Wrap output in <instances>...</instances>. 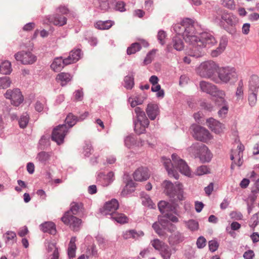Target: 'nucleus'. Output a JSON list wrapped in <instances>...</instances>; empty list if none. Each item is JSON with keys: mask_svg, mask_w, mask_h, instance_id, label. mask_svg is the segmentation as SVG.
I'll list each match as a JSON object with an SVG mask.
<instances>
[{"mask_svg": "<svg viewBox=\"0 0 259 259\" xmlns=\"http://www.w3.org/2000/svg\"><path fill=\"white\" fill-rule=\"evenodd\" d=\"M182 36L186 42L192 45V51L189 55L196 58L202 55L203 48H209L217 43L214 36L209 33L203 32L199 36H196L193 22L188 24Z\"/></svg>", "mask_w": 259, "mask_h": 259, "instance_id": "nucleus-1", "label": "nucleus"}, {"mask_svg": "<svg viewBox=\"0 0 259 259\" xmlns=\"http://www.w3.org/2000/svg\"><path fill=\"white\" fill-rule=\"evenodd\" d=\"M171 158L172 162L169 158H162V162L170 177H174L176 179H178L179 175L177 169H178L181 173L185 176H191V173L190 168L184 160L180 158L176 154H172Z\"/></svg>", "mask_w": 259, "mask_h": 259, "instance_id": "nucleus-2", "label": "nucleus"}, {"mask_svg": "<svg viewBox=\"0 0 259 259\" xmlns=\"http://www.w3.org/2000/svg\"><path fill=\"white\" fill-rule=\"evenodd\" d=\"M82 203L73 202L70 204V210L66 212L61 218L62 222L66 225H69L70 228L74 231L79 229L81 224V220L72 214L76 215L82 208Z\"/></svg>", "mask_w": 259, "mask_h": 259, "instance_id": "nucleus-3", "label": "nucleus"}, {"mask_svg": "<svg viewBox=\"0 0 259 259\" xmlns=\"http://www.w3.org/2000/svg\"><path fill=\"white\" fill-rule=\"evenodd\" d=\"M218 66L213 61H207L202 63L197 68V73L202 77L210 78L215 82L218 79L215 75L217 72Z\"/></svg>", "mask_w": 259, "mask_h": 259, "instance_id": "nucleus-4", "label": "nucleus"}, {"mask_svg": "<svg viewBox=\"0 0 259 259\" xmlns=\"http://www.w3.org/2000/svg\"><path fill=\"white\" fill-rule=\"evenodd\" d=\"M56 12V14L48 17L50 23L59 26L66 24L67 19L64 15L69 13V10L65 6H60L57 9Z\"/></svg>", "mask_w": 259, "mask_h": 259, "instance_id": "nucleus-5", "label": "nucleus"}, {"mask_svg": "<svg viewBox=\"0 0 259 259\" xmlns=\"http://www.w3.org/2000/svg\"><path fill=\"white\" fill-rule=\"evenodd\" d=\"M163 185L167 195L175 199H177L179 200L183 199V190L182 184H178L174 187L172 183L170 181H165L163 182Z\"/></svg>", "mask_w": 259, "mask_h": 259, "instance_id": "nucleus-6", "label": "nucleus"}, {"mask_svg": "<svg viewBox=\"0 0 259 259\" xmlns=\"http://www.w3.org/2000/svg\"><path fill=\"white\" fill-rule=\"evenodd\" d=\"M217 73L218 80L220 79L225 83L228 82L232 79H236L237 77L236 69L233 67H218Z\"/></svg>", "mask_w": 259, "mask_h": 259, "instance_id": "nucleus-7", "label": "nucleus"}, {"mask_svg": "<svg viewBox=\"0 0 259 259\" xmlns=\"http://www.w3.org/2000/svg\"><path fill=\"white\" fill-rule=\"evenodd\" d=\"M199 88L203 92L208 94L212 96L223 98L225 96V93L222 90H219L215 85L206 81H201L199 82Z\"/></svg>", "mask_w": 259, "mask_h": 259, "instance_id": "nucleus-8", "label": "nucleus"}, {"mask_svg": "<svg viewBox=\"0 0 259 259\" xmlns=\"http://www.w3.org/2000/svg\"><path fill=\"white\" fill-rule=\"evenodd\" d=\"M5 97L10 100L11 104L18 107L24 101V97L19 89L8 90L4 94Z\"/></svg>", "mask_w": 259, "mask_h": 259, "instance_id": "nucleus-9", "label": "nucleus"}, {"mask_svg": "<svg viewBox=\"0 0 259 259\" xmlns=\"http://www.w3.org/2000/svg\"><path fill=\"white\" fill-rule=\"evenodd\" d=\"M15 59L23 65H30L35 63L37 60L36 56L29 51H22L14 55Z\"/></svg>", "mask_w": 259, "mask_h": 259, "instance_id": "nucleus-10", "label": "nucleus"}, {"mask_svg": "<svg viewBox=\"0 0 259 259\" xmlns=\"http://www.w3.org/2000/svg\"><path fill=\"white\" fill-rule=\"evenodd\" d=\"M68 127L66 124H62L55 127L52 134V139L58 145L64 142V139L68 132Z\"/></svg>", "mask_w": 259, "mask_h": 259, "instance_id": "nucleus-11", "label": "nucleus"}, {"mask_svg": "<svg viewBox=\"0 0 259 259\" xmlns=\"http://www.w3.org/2000/svg\"><path fill=\"white\" fill-rule=\"evenodd\" d=\"M193 131V137L197 140L207 142L211 139L209 132L204 127L196 125L194 127Z\"/></svg>", "mask_w": 259, "mask_h": 259, "instance_id": "nucleus-12", "label": "nucleus"}, {"mask_svg": "<svg viewBox=\"0 0 259 259\" xmlns=\"http://www.w3.org/2000/svg\"><path fill=\"white\" fill-rule=\"evenodd\" d=\"M244 150V146L242 144H239L237 149L232 151L231 159L234 161V164L240 166L243 163V152Z\"/></svg>", "mask_w": 259, "mask_h": 259, "instance_id": "nucleus-13", "label": "nucleus"}, {"mask_svg": "<svg viewBox=\"0 0 259 259\" xmlns=\"http://www.w3.org/2000/svg\"><path fill=\"white\" fill-rule=\"evenodd\" d=\"M217 13L218 15L221 16L222 23H226V24L230 26H234L236 22V18L234 17L232 14L228 13L225 11H223L220 9H218L217 11Z\"/></svg>", "mask_w": 259, "mask_h": 259, "instance_id": "nucleus-14", "label": "nucleus"}, {"mask_svg": "<svg viewBox=\"0 0 259 259\" xmlns=\"http://www.w3.org/2000/svg\"><path fill=\"white\" fill-rule=\"evenodd\" d=\"M119 207V203L115 199H112L111 200L107 202L103 207L102 212L105 215H110L115 213V211Z\"/></svg>", "mask_w": 259, "mask_h": 259, "instance_id": "nucleus-15", "label": "nucleus"}, {"mask_svg": "<svg viewBox=\"0 0 259 259\" xmlns=\"http://www.w3.org/2000/svg\"><path fill=\"white\" fill-rule=\"evenodd\" d=\"M150 176L149 170L146 167H140L133 174V177L136 181H144L147 180Z\"/></svg>", "mask_w": 259, "mask_h": 259, "instance_id": "nucleus-16", "label": "nucleus"}, {"mask_svg": "<svg viewBox=\"0 0 259 259\" xmlns=\"http://www.w3.org/2000/svg\"><path fill=\"white\" fill-rule=\"evenodd\" d=\"M146 112L151 120H154L160 113L158 105L157 104H148L146 109Z\"/></svg>", "mask_w": 259, "mask_h": 259, "instance_id": "nucleus-17", "label": "nucleus"}, {"mask_svg": "<svg viewBox=\"0 0 259 259\" xmlns=\"http://www.w3.org/2000/svg\"><path fill=\"white\" fill-rule=\"evenodd\" d=\"M206 123L209 128L216 134L221 133L224 128L223 124L212 118L208 119Z\"/></svg>", "mask_w": 259, "mask_h": 259, "instance_id": "nucleus-18", "label": "nucleus"}, {"mask_svg": "<svg viewBox=\"0 0 259 259\" xmlns=\"http://www.w3.org/2000/svg\"><path fill=\"white\" fill-rule=\"evenodd\" d=\"M135 112L136 114L137 119L135 121L143 123L144 125H149V121L146 117L144 111L141 108L136 107Z\"/></svg>", "mask_w": 259, "mask_h": 259, "instance_id": "nucleus-19", "label": "nucleus"}, {"mask_svg": "<svg viewBox=\"0 0 259 259\" xmlns=\"http://www.w3.org/2000/svg\"><path fill=\"white\" fill-rule=\"evenodd\" d=\"M72 78V75L68 73L61 72L58 74L56 80L62 87L66 85Z\"/></svg>", "mask_w": 259, "mask_h": 259, "instance_id": "nucleus-20", "label": "nucleus"}, {"mask_svg": "<svg viewBox=\"0 0 259 259\" xmlns=\"http://www.w3.org/2000/svg\"><path fill=\"white\" fill-rule=\"evenodd\" d=\"M202 146L201 150L198 157L199 158L201 162H208L211 159L212 154L205 145Z\"/></svg>", "mask_w": 259, "mask_h": 259, "instance_id": "nucleus-21", "label": "nucleus"}, {"mask_svg": "<svg viewBox=\"0 0 259 259\" xmlns=\"http://www.w3.org/2000/svg\"><path fill=\"white\" fill-rule=\"evenodd\" d=\"M81 50L76 49L70 52L69 56L65 59L66 64H70L76 62L80 58Z\"/></svg>", "mask_w": 259, "mask_h": 259, "instance_id": "nucleus-22", "label": "nucleus"}, {"mask_svg": "<svg viewBox=\"0 0 259 259\" xmlns=\"http://www.w3.org/2000/svg\"><path fill=\"white\" fill-rule=\"evenodd\" d=\"M192 20L189 18H186L182 21V24H177L174 26V30L177 33V35L181 36V34L185 31V28L189 24L192 23Z\"/></svg>", "mask_w": 259, "mask_h": 259, "instance_id": "nucleus-23", "label": "nucleus"}, {"mask_svg": "<svg viewBox=\"0 0 259 259\" xmlns=\"http://www.w3.org/2000/svg\"><path fill=\"white\" fill-rule=\"evenodd\" d=\"M67 65L65 63V59H63L62 57L56 58L51 65V68L54 71L59 72L64 66Z\"/></svg>", "mask_w": 259, "mask_h": 259, "instance_id": "nucleus-24", "label": "nucleus"}, {"mask_svg": "<svg viewBox=\"0 0 259 259\" xmlns=\"http://www.w3.org/2000/svg\"><path fill=\"white\" fill-rule=\"evenodd\" d=\"M40 229L44 232H48L51 234H55L56 230L55 225L53 222H46L40 226Z\"/></svg>", "mask_w": 259, "mask_h": 259, "instance_id": "nucleus-25", "label": "nucleus"}, {"mask_svg": "<svg viewBox=\"0 0 259 259\" xmlns=\"http://www.w3.org/2000/svg\"><path fill=\"white\" fill-rule=\"evenodd\" d=\"M249 90L251 92H257L259 88V78L256 75H252L249 81Z\"/></svg>", "mask_w": 259, "mask_h": 259, "instance_id": "nucleus-26", "label": "nucleus"}, {"mask_svg": "<svg viewBox=\"0 0 259 259\" xmlns=\"http://www.w3.org/2000/svg\"><path fill=\"white\" fill-rule=\"evenodd\" d=\"M114 24V22L111 20L98 21L95 24V27L98 29L106 30L110 28Z\"/></svg>", "mask_w": 259, "mask_h": 259, "instance_id": "nucleus-27", "label": "nucleus"}, {"mask_svg": "<svg viewBox=\"0 0 259 259\" xmlns=\"http://www.w3.org/2000/svg\"><path fill=\"white\" fill-rule=\"evenodd\" d=\"M204 145L202 143H195L189 148V152L195 158L198 157L201 150V146Z\"/></svg>", "mask_w": 259, "mask_h": 259, "instance_id": "nucleus-28", "label": "nucleus"}, {"mask_svg": "<svg viewBox=\"0 0 259 259\" xmlns=\"http://www.w3.org/2000/svg\"><path fill=\"white\" fill-rule=\"evenodd\" d=\"M76 240V237H73L71 238L69 243L68 248V255L70 258H72L75 256V251L76 249V246L75 245Z\"/></svg>", "mask_w": 259, "mask_h": 259, "instance_id": "nucleus-29", "label": "nucleus"}, {"mask_svg": "<svg viewBox=\"0 0 259 259\" xmlns=\"http://www.w3.org/2000/svg\"><path fill=\"white\" fill-rule=\"evenodd\" d=\"M98 176L100 179H102L103 180V183L105 186L109 185L114 180V174L112 171L109 172L107 175L101 173Z\"/></svg>", "mask_w": 259, "mask_h": 259, "instance_id": "nucleus-30", "label": "nucleus"}, {"mask_svg": "<svg viewBox=\"0 0 259 259\" xmlns=\"http://www.w3.org/2000/svg\"><path fill=\"white\" fill-rule=\"evenodd\" d=\"M227 44V41L225 39H221L219 47L211 52V55L212 57H215L221 54L225 50Z\"/></svg>", "mask_w": 259, "mask_h": 259, "instance_id": "nucleus-31", "label": "nucleus"}, {"mask_svg": "<svg viewBox=\"0 0 259 259\" xmlns=\"http://www.w3.org/2000/svg\"><path fill=\"white\" fill-rule=\"evenodd\" d=\"M172 46L177 51H181L184 48V43L181 39V36L176 35L172 39Z\"/></svg>", "mask_w": 259, "mask_h": 259, "instance_id": "nucleus-32", "label": "nucleus"}, {"mask_svg": "<svg viewBox=\"0 0 259 259\" xmlns=\"http://www.w3.org/2000/svg\"><path fill=\"white\" fill-rule=\"evenodd\" d=\"M222 103V107L218 111V115L220 117L224 118L227 115L228 112V106L227 101L224 99V97L219 98Z\"/></svg>", "mask_w": 259, "mask_h": 259, "instance_id": "nucleus-33", "label": "nucleus"}, {"mask_svg": "<svg viewBox=\"0 0 259 259\" xmlns=\"http://www.w3.org/2000/svg\"><path fill=\"white\" fill-rule=\"evenodd\" d=\"M141 198L142 203L144 205L150 208H154L155 207V204L147 194L142 193Z\"/></svg>", "mask_w": 259, "mask_h": 259, "instance_id": "nucleus-34", "label": "nucleus"}, {"mask_svg": "<svg viewBox=\"0 0 259 259\" xmlns=\"http://www.w3.org/2000/svg\"><path fill=\"white\" fill-rule=\"evenodd\" d=\"M158 207L162 213H164L169 210L173 211V209H175V208L172 207L171 204L165 201H160L158 204Z\"/></svg>", "mask_w": 259, "mask_h": 259, "instance_id": "nucleus-35", "label": "nucleus"}, {"mask_svg": "<svg viewBox=\"0 0 259 259\" xmlns=\"http://www.w3.org/2000/svg\"><path fill=\"white\" fill-rule=\"evenodd\" d=\"M183 239L184 237L179 232H176L172 234L168 238L169 243L172 245L182 242Z\"/></svg>", "mask_w": 259, "mask_h": 259, "instance_id": "nucleus-36", "label": "nucleus"}, {"mask_svg": "<svg viewBox=\"0 0 259 259\" xmlns=\"http://www.w3.org/2000/svg\"><path fill=\"white\" fill-rule=\"evenodd\" d=\"M111 218L120 224H124L127 223L128 219L123 213H115L112 214Z\"/></svg>", "mask_w": 259, "mask_h": 259, "instance_id": "nucleus-37", "label": "nucleus"}, {"mask_svg": "<svg viewBox=\"0 0 259 259\" xmlns=\"http://www.w3.org/2000/svg\"><path fill=\"white\" fill-rule=\"evenodd\" d=\"M86 256L88 258L90 257H97L98 256V250L95 244L88 246L86 251Z\"/></svg>", "mask_w": 259, "mask_h": 259, "instance_id": "nucleus-38", "label": "nucleus"}, {"mask_svg": "<svg viewBox=\"0 0 259 259\" xmlns=\"http://www.w3.org/2000/svg\"><path fill=\"white\" fill-rule=\"evenodd\" d=\"M1 69V73L4 74H10L12 69L11 68V64L8 61H5L0 65Z\"/></svg>", "mask_w": 259, "mask_h": 259, "instance_id": "nucleus-39", "label": "nucleus"}, {"mask_svg": "<svg viewBox=\"0 0 259 259\" xmlns=\"http://www.w3.org/2000/svg\"><path fill=\"white\" fill-rule=\"evenodd\" d=\"M135 187V183L133 181V180H131L128 181L125 187L123 189V190L121 192V194L123 196L126 195L130 193H131L132 191H134V188Z\"/></svg>", "mask_w": 259, "mask_h": 259, "instance_id": "nucleus-40", "label": "nucleus"}, {"mask_svg": "<svg viewBox=\"0 0 259 259\" xmlns=\"http://www.w3.org/2000/svg\"><path fill=\"white\" fill-rule=\"evenodd\" d=\"M160 254L163 259H169L171 254V250L169 246L165 244L160 250Z\"/></svg>", "mask_w": 259, "mask_h": 259, "instance_id": "nucleus-41", "label": "nucleus"}, {"mask_svg": "<svg viewBox=\"0 0 259 259\" xmlns=\"http://www.w3.org/2000/svg\"><path fill=\"white\" fill-rule=\"evenodd\" d=\"M237 100H239L243 99V82L240 80L238 84V87L235 93Z\"/></svg>", "mask_w": 259, "mask_h": 259, "instance_id": "nucleus-42", "label": "nucleus"}, {"mask_svg": "<svg viewBox=\"0 0 259 259\" xmlns=\"http://www.w3.org/2000/svg\"><path fill=\"white\" fill-rule=\"evenodd\" d=\"M141 49V46L139 43L135 42L132 44L130 47L127 49V54L132 55L135 54L137 52L140 51Z\"/></svg>", "mask_w": 259, "mask_h": 259, "instance_id": "nucleus-43", "label": "nucleus"}, {"mask_svg": "<svg viewBox=\"0 0 259 259\" xmlns=\"http://www.w3.org/2000/svg\"><path fill=\"white\" fill-rule=\"evenodd\" d=\"M124 87L126 89L131 90L134 85V78L133 75H127L124 77Z\"/></svg>", "mask_w": 259, "mask_h": 259, "instance_id": "nucleus-44", "label": "nucleus"}, {"mask_svg": "<svg viewBox=\"0 0 259 259\" xmlns=\"http://www.w3.org/2000/svg\"><path fill=\"white\" fill-rule=\"evenodd\" d=\"M78 120L77 117L73 115L72 113H69L65 119L66 124H68L69 127L74 125Z\"/></svg>", "mask_w": 259, "mask_h": 259, "instance_id": "nucleus-45", "label": "nucleus"}, {"mask_svg": "<svg viewBox=\"0 0 259 259\" xmlns=\"http://www.w3.org/2000/svg\"><path fill=\"white\" fill-rule=\"evenodd\" d=\"M149 125H144L143 123L135 121V131L139 135L144 133L146 131V128Z\"/></svg>", "mask_w": 259, "mask_h": 259, "instance_id": "nucleus-46", "label": "nucleus"}, {"mask_svg": "<svg viewBox=\"0 0 259 259\" xmlns=\"http://www.w3.org/2000/svg\"><path fill=\"white\" fill-rule=\"evenodd\" d=\"M163 223L164 220H161L160 222H155L152 225L153 228L159 236L163 235L162 231L160 228V226L163 227L165 226V225L163 224Z\"/></svg>", "mask_w": 259, "mask_h": 259, "instance_id": "nucleus-47", "label": "nucleus"}, {"mask_svg": "<svg viewBox=\"0 0 259 259\" xmlns=\"http://www.w3.org/2000/svg\"><path fill=\"white\" fill-rule=\"evenodd\" d=\"M29 120V117L26 113L23 114L19 120L20 127L22 128L26 127L28 123Z\"/></svg>", "mask_w": 259, "mask_h": 259, "instance_id": "nucleus-48", "label": "nucleus"}, {"mask_svg": "<svg viewBox=\"0 0 259 259\" xmlns=\"http://www.w3.org/2000/svg\"><path fill=\"white\" fill-rule=\"evenodd\" d=\"M11 80L10 77L5 76L0 78V90L9 88L11 84Z\"/></svg>", "mask_w": 259, "mask_h": 259, "instance_id": "nucleus-49", "label": "nucleus"}, {"mask_svg": "<svg viewBox=\"0 0 259 259\" xmlns=\"http://www.w3.org/2000/svg\"><path fill=\"white\" fill-rule=\"evenodd\" d=\"M195 173L197 176H202L210 173V169L206 165H201L197 167Z\"/></svg>", "mask_w": 259, "mask_h": 259, "instance_id": "nucleus-50", "label": "nucleus"}, {"mask_svg": "<svg viewBox=\"0 0 259 259\" xmlns=\"http://www.w3.org/2000/svg\"><path fill=\"white\" fill-rule=\"evenodd\" d=\"M185 224L187 228L191 231H195L198 229V223L195 220H189L188 222H185Z\"/></svg>", "mask_w": 259, "mask_h": 259, "instance_id": "nucleus-51", "label": "nucleus"}, {"mask_svg": "<svg viewBox=\"0 0 259 259\" xmlns=\"http://www.w3.org/2000/svg\"><path fill=\"white\" fill-rule=\"evenodd\" d=\"M152 246L156 250H160L163 246L165 245V243L161 241L158 239H155L151 241Z\"/></svg>", "mask_w": 259, "mask_h": 259, "instance_id": "nucleus-52", "label": "nucleus"}, {"mask_svg": "<svg viewBox=\"0 0 259 259\" xmlns=\"http://www.w3.org/2000/svg\"><path fill=\"white\" fill-rule=\"evenodd\" d=\"M50 155L49 153L46 152H41L37 155V158L39 161L45 163L50 159Z\"/></svg>", "mask_w": 259, "mask_h": 259, "instance_id": "nucleus-53", "label": "nucleus"}, {"mask_svg": "<svg viewBox=\"0 0 259 259\" xmlns=\"http://www.w3.org/2000/svg\"><path fill=\"white\" fill-rule=\"evenodd\" d=\"M138 236V234L134 230L126 231L123 234V237L125 239H128L130 238H136Z\"/></svg>", "mask_w": 259, "mask_h": 259, "instance_id": "nucleus-54", "label": "nucleus"}, {"mask_svg": "<svg viewBox=\"0 0 259 259\" xmlns=\"http://www.w3.org/2000/svg\"><path fill=\"white\" fill-rule=\"evenodd\" d=\"M155 53V50H152L149 52L144 60V64L147 65L150 63L153 59Z\"/></svg>", "mask_w": 259, "mask_h": 259, "instance_id": "nucleus-55", "label": "nucleus"}, {"mask_svg": "<svg viewBox=\"0 0 259 259\" xmlns=\"http://www.w3.org/2000/svg\"><path fill=\"white\" fill-rule=\"evenodd\" d=\"M257 92H251L248 96V102L249 105L251 106H253L255 105L257 100Z\"/></svg>", "mask_w": 259, "mask_h": 259, "instance_id": "nucleus-56", "label": "nucleus"}, {"mask_svg": "<svg viewBox=\"0 0 259 259\" xmlns=\"http://www.w3.org/2000/svg\"><path fill=\"white\" fill-rule=\"evenodd\" d=\"M259 212L254 214L251 219L250 222V226L253 228H254L258 224V221Z\"/></svg>", "mask_w": 259, "mask_h": 259, "instance_id": "nucleus-57", "label": "nucleus"}, {"mask_svg": "<svg viewBox=\"0 0 259 259\" xmlns=\"http://www.w3.org/2000/svg\"><path fill=\"white\" fill-rule=\"evenodd\" d=\"M208 246L210 251L214 252L218 248L219 244L215 240H211L208 242Z\"/></svg>", "mask_w": 259, "mask_h": 259, "instance_id": "nucleus-58", "label": "nucleus"}, {"mask_svg": "<svg viewBox=\"0 0 259 259\" xmlns=\"http://www.w3.org/2000/svg\"><path fill=\"white\" fill-rule=\"evenodd\" d=\"M166 36V34L165 32L163 30H160L158 33L157 38L160 41V43L162 45L165 43L164 39L165 38Z\"/></svg>", "mask_w": 259, "mask_h": 259, "instance_id": "nucleus-59", "label": "nucleus"}, {"mask_svg": "<svg viewBox=\"0 0 259 259\" xmlns=\"http://www.w3.org/2000/svg\"><path fill=\"white\" fill-rule=\"evenodd\" d=\"M206 239L202 236L199 237L196 242L197 247L199 248H202L206 245Z\"/></svg>", "mask_w": 259, "mask_h": 259, "instance_id": "nucleus-60", "label": "nucleus"}, {"mask_svg": "<svg viewBox=\"0 0 259 259\" xmlns=\"http://www.w3.org/2000/svg\"><path fill=\"white\" fill-rule=\"evenodd\" d=\"M4 235L7 241L14 240L16 238V233L12 231H8Z\"/></svg>", "mask_w": 259, "mask_h": 259, "instance_id": "nucleus-61", "label": "nucleus"}, {"mask_svg": "<svg viewBox=\"0 0 259 259\" xmlns=\"http://www.w3.org/2000/svg\"><path fill=\"white\" fill-rule=\"evenodd\" d=\"M254 256V253L251 250L245 251L243 254V257L245 259H252Z\"/></svg>", "mask_w": 259, "mask_h": 259, "instance_id": "nucleus-62", "label": "nucleus"}, {"mask_svg": "<svg viewBox=\"0 0 259 259\" xmlns=\"http://www.w3.org/2000/svg\"><path fill=\"white\" fill-rule=\"evenodd\" d=\"M125 4L123 2H118L116 3V9L120 11L123 12L125 10Z\"/></svg>", "mask_w": 259, "mask_h": 259, "instance_id": "nucleus-63", "label": "nucleus"}, {"mask_svg": "<svg viewBox=\"0 0 259 259\" xmlns=\"http://www.w3.org/2000/svg\"><path fill=\"white\" fill-rule=\"evenodd\" d=\"M83 92L81 90H77L75 92V98L76 100L81 101L83 98Z\"/></svg>", "mask_w": 259, "mask_h": 259, "instance_id": "nucleus-64", "label": "nucleus"}]
</instances>
